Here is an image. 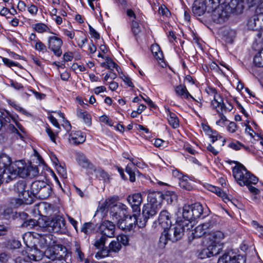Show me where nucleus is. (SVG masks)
<instances>
[{
    "label": "nucleus",
    "mask_w": 263,
    "mask_h": 263,
    "mask_svg": "<svg viewBox=\"0 0 263 263\" xmlns=\"http://www.w3.org/2000/svg\"><path fill=\"white\" fill-rule=\"evenodd\" d=\"M12 163L11 158L5 154L0 155V173L3 175V180L6 181V174L9 176L8 173H10L12 170Z\"/></svg>",
    "instance_id": "obj_10"
},
{
    "label": "nucleus",
    "mask_w": 263,
    "mask_h": 263,
    "mask_svg": "<svg viewBox=\"0 0 263 263\" xmlns=\"http://www.w3.org/2000/svg\"><path fill=\"white\" fill-rule=\"evenodd\" d=\"M167 119L171 126L174 128H176L179 126V120L177 115L172 112L169 109L166 111Z\"/></svg>",
    "instance_id": "obj_29"
},
{
    "label": "nucleus",
    "mask_w": 263,
    "mask_h": 263,
    "mask_svg": "<svg viewBox=\"0 0 263 263\" xmlns=\"http://www.w3.org/2000/svg\"><path fill=\"white\" fill-rule=\"evenodd\" d=\"M127 200L131 205L133 212L139 213L140 212V205L142 202V197L141 193H137L129 195Z\"/></svg>",
    "instance_id": "obj_16"
},
{
    "label": "nucleus",
    "mask_w": 263,
    "mask_h": 263,
    "mask_svg": "<svg viewBox=\"0 0 263 263\" xmlns=\"http://www.w3.org/2000/svg\"><path fill=\"white\" fill-rule=\"evenodd\" d=\"M254 227L256 229L257 231L260 236L263 237V227L259 224V223L255 221L252 222Z\"/></svg>",
    "instance_id": "obj_59"
},
{
    "label": "nucleus",
    "mask_w": 263,
    "mask_h": 263,
    "mask_svg": "<svg viewBox=\"0 0 263 263\" xmlns=\"http://www.w3.org/2000/svg\"><path fill=\"white\" fill-rule=\"evenodd\" d=\"M77 117L83 120V121L88 126L91 124V119L90 115L86 111L81 109L78 108L77 110Z\"/></svg>",
    "instance_id": "obj_30"
},
{
    "label": "nucleus",
    "mask_w": 263,
    "mask_h": 263,
    "mask_svg": "<svg viewBox=\"0 0 263 263\" xmlns=\"http://www.w3.org/2000/svg\"><path fill=\"white\" fill-rule=\"evenodd\" d=\"M248 25L249 28L252 30L262 29V25H261L260 20L256 13L253 17L249 20Z\"/></svg>",
    "instance_id": "obj_27"
},
{
    "label": "nucleus",
    "mask_w": 263,
    "mask_h": 263,
    "mask_svg": "<svg viewBox=\"0 0 263 263\" xmlns=\"http://www.w3.org/2000/svg\"><path fill=\"white\" fill-rule=\"evenodd\" d=\"M253 61L256 66L263 67V48L255 54Z\"/></svg>",
    "instance_id": "obj_42"
},
{
    "label": "nucleus",
    "mask_w": 263,
    "mask_h": 263,
    "mask_svg": "<svg viewBox=\"0 0 263 263\" xmlns=\"http://www.w3.org/2000/svg\"><path fill=\"white\" fill-rule=\"evenodd\" d=\"M46 132L50 137L51 140L54 142H55V135L52 132L51 129L49 127H46Z\"/></svg>",
    "instance_id": "obj_64"
},
{
    "label": "nucleus",
    "mask_w": 263,
    "mask_h": 263,
    "mask_svg": "<svg viewBox=\"0 0 263 263\" xmlns=\"http://www.w3.org/2000/svg\"><path fill=\"white\" fill-rule=\"evenodd\" d=\"M187 221H181L177 220L176 223L170 226L167 229V232L170 236V240L172 242H176L180 239L183 236L185 230L190 229V227L187 225Z\"/></svg>",
    "instance_id": "obj_7"
},
{
    "label": "nucleus",
    "mask_w": 263,
    "mask_h": 263,
    "mask_svg": "<svg viewBox=\"0 0 263 263\" xmlns=\"http://www.w3.org/2000/svg\"><path fill=\"white\" fill-rule=\"evenodd\" d=\"M93 229V224L91 222H86L83 225L81 228V231L87 234L91 232Z\"/></svg>",
    "instance_id": "obj_50"
},
{
    "label": "nucleus",
    "mask_w": 263,
    "mask_h": 263,
    "mask_svg": "<svg viewBox=\"0 0 263 263\" xmlns=\"http://www.w3.org/2000/svg\"><path fill=\"white\" fill-rule=\"evenodd\" d=\"M232 258L233 256L228 254H224L218 259L217 263H231Z\"/></svg>",
    "instance_id": "obj_54"
},
{
    "label": "nucleus",
    "mask_w": 263,
    "mask_h": 263,
    "mask_svg": "<svg viewBox=\"0 0 263 263\" xmlns=\"http://www.w3.org/2000/svg\"><path fill=\"white\" fill-rule=\"evenodd\" d=\"M139 213H134V214L133 215L132 218H133V222L132 221H130V222L134 223V228L135 227V223L136 222L137 224L138 225V227L140 228H143L146 226V223L148 220V218H147L146 217L143 216L142 215V216L139 215V217H137V215H139Z\"/></svg>",
    "instance_id": "obj_28"
},
{
    "label": "nucleus",
    "mask_w": 263,
    "mask_h": 263,
    "mask_svg": "<svg viewBox=\"0 0 263 263\" xmlns=\"http://www.w3.org/2000/svg\"><path fill=\"white\" fill-rule=\"evenodd\" d=\"M192 213L194 214L193 217L194 220L200 217L203 213V207L200 203H195L191 204Z\"/></svg>",
    "instance_id": "obj_34"
},
{
    "label": "nucleus",
    "mask_w": 263,
    "mask_h": 263,
    "mask_svg": "<svg viewBox=\"0 0 263 263\" xmlns=\"http://www.w3.org/2000/svg\"><path fill=\"white\" fill-rule=\"evenodd\" d=\"M169 237L167 230H164L159 238L158 247L160 249H163L165 247L168 241L170 240Z\"/></svg>",
    "instance_id": "obj_36"
},
{
    "label": "nucleus",
    "mask_w": 263,
    "mask_h": 263,
    "mask_svg": "<svg viewBox=\"0 0 263 263\" xmlns=\"http://www.w3.org/2000/svg\"><path fill=\"white\" fill-rule=\"evenodd\" d=\"M212 135L210 136V138L211 139V141L212 143H214L216 141L220 140L222 142V145H224V143L226 142V139L222 137L221 136L216 134V132L211 131Z\"/></svg>",
    "instance_id": "obj_48"
},
{
    "label": "nucleus",
    "mask_w": 263,
    "mask_h": 263,
    "mask_svg": "<svg viewBox=\"0 0 263 263\" xmlns=\"http://www.w3.org/2000/svg\"><path fill=\"white\" fill-rule=\"evenodd\" d=\"M237 128L236 124L234 122H231L227 127L228 130L232 133H234L236 132Z\"/></svg>",
    "instance_id": "obj_60"
},
{
    "label": "nucleus",
    "mask_w": 263,
    "mask_h": 263,
    "mask_svg": "<svg viewBox=\"0 0 263 263\" xmlns=\"http://www.w3.org/2000/svg\"><path fill=\"white\" fill-rule=\"evenodd\" d=\"M163 199V194L160 192H151L147 196L148 203L161 208V204Z\"/></svg>",
    "instance_id": "obj_19"
},
{
    "label": "nucleus",
    "mask_w": 263,
    "mask_h": 263,
    "mask_svg": "<svg viewBox=\"0 0 263 263\" xmlns=\"http://www.w3.org/2000/svg\"><path fill=\"white\" fill-rule=\"evenodd\" d=\"M174 90L176 93V95L182 98V99H188L189 98L192 99L193 100L196 101L199 103L197 100H196L194 97L189 93L185 86L183 85H179L174 87Z\"/></svg>",
    "instance_id": "obj_22"
},
{
    "label": "nucleus",
    "mask_w": 263,
    "mask_h": 263,
    "mask_svg": "<svg viewBox=\"0 0 263 263\" xmlns=\"http://www.w3.org/2000/svg\"><path fill=\"white\" fill-rule=\"evenodd\" d=\"M2 60L4 63L8 67H11L12 66H17V64L6 58H3Z\"/></svg>",
    "instance_id": "obj_61"
},
{
    "label": "nucleus",
    "mask_w": 263,
    "mask_h": 263,
    "mask_svg": "<svg viewBox=\"0 0 263 263\" xmlns=\"http://www.w3.org/2000/svg\"><path fill=\"white\" fill-rule=\"evenodd\" d=\"M151 51L157 60H162L163 59V53L158 44H153L151 46Z\"/></svg>",
    "instance_id": "obj_37"
},
{
    "label": "nucleus",
    "mask_w": 263,
    "mask_h": 263,
    "mask_svg": "<svg viewBox=\"0 0 263 263\" xmlns=\"http://www.w3.org/2000/svg\"><path fill=\"white\" fill-rule=\"evenodd\" d=\"M34 45V49L39 52L44 53L47 51L46 46L40 40L37 41Z\"/></svg>",
    "instance_id": "obj_49"
},
{
    "label": "nucleus",
    "mask_w": 263,
    "mask_h": 263,
    "mask_svg": "<svg viewBox=\"0 0 263 263\" xmlns=\"http://www.w3.org/2000/svg\"><path fill=\"white\" fill-rule=\"evenodd\" d=\"M131 27L132 31L135 35L138 34L141 31V29L139 24L136 21V20H132Z\"/></svg>",
    "instance_id": "obj_51"
},
{
    "label": "nucleus",
    "mask_w": 263,
    "mask_h": 263,
    "mask_svg": "<svg viewBox=\"0 0 263 263\" xmlns=\"http://www.w3.org/2000/svg\"><path fill=\"white\" fill-rule=\"evenodd\" d=\"M65 224V219L60 215L55 216L51 219L45 217L39 221V224L43 227L44 232L48 230L56 233H64L66 231Z\"/></svg>",
    "instance_id": "obj_4"
},
{
    "label": "nucleus",
    "mask_w": 263,
    "mask_h": 263,
    "mask_svg": "<svg viewBox=\"0 0 263 263\" xmlns=\"http://www.w3.org/2000/svg\"><path fill=\"white\" fill-rule=\"evenodd\" d=\"M63 45V41L57 36H50L48 40V48L57 57H60L62 54L61 47Z\"/></svg>",
    "instance_id": "obj_11"
},
{
    "label": "nucleus",
    "mask_w": 263,
    "mask_h": 263,
    "mask_svg": "<svg viewBox=\"0 0 263 263\" xmlns=\"http://www.w3.org/2000/svg\"><path fill=\"white\" fill-rule=\"evenodd\" d=\"M27 188L26 183L25 181H18L15 185V191L17 193L18 197L26 191Z\"/></svg>",
    "instance_id": "obj_38"
},
{
    "label": "nucleus",
    "mask_w": 263,
    "mask_h": 263,
    "mask_svg": "<svg viewBox=\"0 0 263 263\" xmlns=\"http://www.w3.org/2000/svg\"><path fill=\"white\" fill-rule=\"evenodd\" d=\"M52 189L50 186L45 182V185L43 186L37 196L42 199L47 198L51 194Z\"/></svg>",
    "instance_id": "obj_32"
},
{
    "label": "nucleus",
    "mask_w": 263,
    "mask_h": 263,
    "mask_svg": "<svg viewBox=\"0 0 263 263\" xmlns=\"http://www.w3.org/2000/svg\"><path fill=\"white\" fill-rule=\"evenodd\" d=\"M159 13L163 16L168 17L170 15L169 10L164 6H161L159 9Z\"/></svg>",
    "instance_id": "obj_56"
},
{
    "label": "nucleus",
    "mask_w": 263,
    "mask_h": 263,
    "mask_svg": "<svg viewBox=\"0 0 263 263\" xmlns=\"http://www.w3.org/2000/svg\"><path fill=\"white\" fill-rule=\"evenodd\" d=\"M43 256L42 253L38 251L35 250L34 253H29L26 257H18L15 259V263H31V261H39L41 260Z\"/></svg>",
    "instance_id": "obj_18"
},
{
    "label": "nucleus",
    "mask_w": 263,
    "mask_h": 263,
    "mask_svg": "<svg viewBox=\"0 0 263 263\" xmlns=\"http://www.w3.org/2000/svg\"><path fill=\"white\" fill-rule=\"evenodd\" d=\"M221 0H205L204 1H195L193 5L192 11L195 15L201 16L206 11L210 12L213 8H216Z\"/></svg>",
    "instance_id": "obj_6"
},
{
    "label": "nucleus",
    "mask_w": 263,
    "mask_h": 263,
    "mask_svg": "<svg viewBox=\"0 0 263 263\" xmlns=\"http://www.w3.org/2000/svg\"><path fill=\"white\" fill-rule=\"evenodd\" d=\"M245 258L241 255L233 256L231 263H245Z\"/></svg>",
    "instance_id": "obj_57"
},
{
    "label": "nucleus",
    "mask_w": 263,
    "mask_h": 263,
    "mask_svg": "<svg viewBox=\"0 0 263 263\" xmlns=\"http://www.w3.org/2000/svg\"><path fill=\"white\" fill-rule=\"evenodd\" d=\"M117 241L121 244L122 243L123 245L126 246L128 243V238L126 235H122L119 236L117 238Z\"/></svg>",
    "instance_id": "obj_55"
},
{
    "label": "nucleus",
    "mask_w": 263,
    "mask_h": 263,
    "mask_svg": "<svg viewBox=\"0 0 263 263\" xmlns=\"http://www.w3.org/2000/svg\"><path fill=\"white\" fill-rule=\"evenodd\" d=\"M110 250L109 249H104L100 251H98L95 255V257L100 259L105 257L108 256L109 253L110 252Z\"/></svg>",
    "instance_id": "obj_52"
},
{
    "label": "nucleus",
    "mask_w": 263,
    "mask_h": 263,
    "mask_svg": "<svg viewBox=\"0 0 263 263\" xmlns=\"http://www.w3.org/2000/svg\"><path fill=\"white\" fill-rule=\"evenodd\" d=\"M228 4L231 12L236 15L241 13L244 9V0H230Z\"/></svg>",
    "instance_id": "obj_20"
},
{
    "label": "nucleus",
    "mask_w": 263,
    "mask_h": 263,
    "mask_svg": "<svg viewBox=\"0 0 263 263\" xmlns=\"http://www.w3.org/2000/svg\"><path fill=\"white\" fill-rule=\"evenodd\" d=\"M86 140V136L81 131H77L71 133L69 136L70 142L73 144L77 145L83 143Z\"/></svg>",
    "instance_id": "obj_21"
},
{
    "label": "nucleus",
    "mask_w": 263,
    "mask_h": 263,
    "mask_svg": "<svg viewBox=\"0 0 263 263\" xmlns=\"http://www.w3.org/2000/svg\"><path fill=\"white\" fill-rule=\"evenodd\" d=\"M211 12H212V19L216 23H222L228 19L227 12L223 9L222 7L219 6V4L216 8H213Z\"/></svg>",
    "instance_id": "obj_13"
},
{
    "label": "nucleus",
    "mask_w": 263,
    "mask_h": 263,
    "mask_svg": "<svg viewBox=\"0 0 263 263\" xmlns=\"http://www.w3.org/2000/svg\"><path fill=\"white\" fill-rule=\"evenodd\" d=\"M163 199L165 200L168 203H172L177 200L176 194L172 191H166L163 194Z\"/></svg>",
    "instance_id": "obj_43"
},
{
    "label": "nucleus",
    "mask_w": 263,
    "mask_h": 263,
    "mask_svg": "<svg viewBox=\"0 0 263 263\" xmlns=\"http://www.w3.org/2000/svg\"><path fill=\"white\" fill-rule=\"evenodd\" d=\"M211 105L214 108H219L221 111L223 110L224 103L220 95H216L213 97V100L211 101Z\"/></svg>",
    "instance_id": "obj_35"
},
{
    "label": "nucleus",
    "mask_w": 263,
    "mask_h": 263,
    "mask_svg": "<svg viewBox=\"0 0 263 263\" xmlns=\"http://www.w3.org/2000/svg\"><path fill=\"white\" fill-rule=\"evenodd\" d=\"M48 231L47 233H37L39 236V242L42 248L50 247L55 243L56 238Z\"/></svg>",
    "instance_id": "obj_12"
},
{
    "label": "nucleus",
    "mask_w": 263,
    "mask_h": 263,
    "mask_svg": "<svg viewBox=\"0 0 263 263\" xmlns=\"http://www.w3.org/2000/svg\"><path fill=\"white\" fill-rule=\"evenodd\" d=\"M105 60H107V69L110 70L111 71L113 70L114 68H116L118 72H119V70L120 68L118 66V65L115 63L112 60L109 58V57H105Z\"/></svg>",
    "instance_id": "obj_46"
},
{
    "label": "nucleus",
    "mask_w": 263,
    "mask_h": 263,
    "mask_svg": "<svg viewBox=\"0 0 263 263\" xmlns=\"http://www.w3.org/2000/svg\"><path fill=\"white\" fill-rule=\"evenodd\" d=\"M208 247L210 252L211 256L216 255L220 252V250L221 249V246L219 243H214L210 242Z\"/></svg>",
    "instance_id": "obj_41"
},
{
    "label": "nucleus",
    "mask_w": 263,
    "mask_h": 263,
    "mask_svg": "<svg viewBox=\"0 0 263 263\" xmlns=\"http://www.w3.org/2000/svg\"><path fill=\"white\" fill-rule=\"evenodd\" d=\"M127 206L118 203L111 209L110 215L112 220L118 222L119 227L125 231H130L134 229V223L130 222L132 216L127 214Z\"/></svg>",
    "instance_id": "obj_2"
},
{
    "label": "nucleus",
    "mask_w": 263,
    "mask_h": 263,
    "mask_svg": "<svg viewBox=\"0 0 263 263\" xmlns=\"http://www.w3.org/2000/svg\"><path fill=\"white\" fill-rule=\"evenodd\" d=\"M77 161L80 165L88 170V173L92 174L95 172L96 169L93 165L84 156L79 155Z\"/></svg>",
    "instance_id": "obj_26"
},
{
    "label": "nucleus",
    "mask_w": 263,
    "mask_h": 263,
    "mask_svg": "<svg viewBox=\"0 0 263 263\" xmlns=\"http://www.w3.org/2000/svg\"><path fill=\"white\" fill-rule=\"evenodd\" d=\"M215 222L213 219L209 220L202 224H199L195 228L193 233L194 237H201L204 235H206L208 230L212 228L215 224Z\"/></svg>",
    "instance_id": "obj_14"
},
{
    "label": "nucleus",
    "mask_w": 263,
    "mask_h": 263,
    "mask_svg": "<svg viewBox=\"0 0 263 263\" xmlns=\"http://www.w3.org/2000/svg\"><path fill=\"white\" fill-rule=\"evenodd\" d=\"M121 245L118 241L112 240L109 245V250L110 252H118L121 249Z\"/></svg>",
    "instance_id": "obj_47"
},
{
    "label": "nucleus",
    "mask_w": 263,
    "mask_h": 263,
    "mask_svg": "<svg viewBox=\"0 0 263 263\" xmlns=\"http://www.w3.org/2000/svg\"><path fill=\"white\" fill-rule=\"evenodd\" d=\"M106 237H107L103 235L99 237H97L94 243V246L98 249L103 248L106 240Z\"/></svg>",
    "instance_id": "obj_44"
},
{
    "label": "nucleus",
    "mask_w": 263,
    "mask_h": 263,
    "mask_svg": "<svg viewBox=\"0 0 263 263\" xmlns=\"http://www.w3.org/2000/svg\"><path fill=\"white\" fill-rule=\"evenodd\" d=\"M125 171L129 176L130 181L132 182H135L136 180L135 172L133 171L129 164L127 165Z\"/></svg>",
    "instance_id": "obj_53"
},
{
    "label": "nucleus",
    "mask_w": 263,
    "mask_h": 263,
    "mask_svg": "<svg viewBox=\"0 0 263 263\" xmlns=\"http://www.w3.org/2000/svg\"><path fill=\"white\" fill-rule=\"evenodd\" d=\"M210 252L209 250L208 247L203 249L200 253L201 258H205V257H210L211 256V254H210Z\"/></svg>",
    "instance_id": "obj_63"
},
{
    "label": "nucleus",
    "mask_w": 263,
    "mask_h": 263,
    "mask_svg": "<svg viewBox=\"0 0 263 263\" xmlns=\"http://www.w3.org/2000/svg\"><path fill=\"white\" fill-rule=\"evenodd\" d=\"M225 237L224 233L220 231H212L205 236L210 242L215 243H219Z\"/></svg>",
    "instance_id": "obj_25"
},
{
    "label": "nucleus",
    "mask_w": 263,
    "mask_h": 263,
    "mask_svg": "<svg viewBox=\"0 0 263 263\" xmlns=\"http://www.w3.org/2000/svg\"><path fill=\"white\" fill-rule=\"evenodd\" d=\"M33 29L38 33L48 32L52 33L49 28L44 23H37L33 25Z\"/></svg>",
    "instance_id": "obj_39"
},
{
    "label": "nucleus",
    "mask_w": 263,
    "mask_h": 263,
    "mask_svg": "<svg viewBox=\"0 0 263 263\" xmlns=\"http://www.w3.org/2000/svg\"><path fill=\"white\" fill-rule=\"evenodd\" d=\"M255 5L257 6L255 13L258 15V16L260 20V23H261V25H262L263 29V0H260L256 4L254 3L253 0H251L250 6H254Z\"/></svg>",
    "instance_id": "obj_31"
},
{
    "label": "nucleus",
    "mask_w": 263,
    "mask_h": 263,
    "mask_svg": "<svg viewBox=\"0 0 263 263\" xmlns=\"http://www.w3.org/2000/svg\"><path fill=\"white\" fill-rule=\"evenodd\" d=\"M45 185V182L40 180H36L33 182L30 185V190L33 193L35 196L39 194L42 189L43 186Z\"/></svg>",
    "instance_id": "obj_33"
},
{
    "label": "nucleus",
    "mask_w": 263,
    "mask_h": 263,
    "mask_svg": "<svg viewBox=\"0 0 263 263\" xmlns=\"http://www.w3.org/2000/svg\"><path fill=\"white\" fill-rule=\"evenodd\" d=\"M191 205H185L183 208L182 216L184 220H180L181 221H187V225L191 228L192 227L191 221L194 220Z\"/></svg>",
    "instance_id": "obj_24"
},
{
    "label": "nucleus",
    "mask_w": 263,
    "mask_h": 263,
    "mask_svg": "<svg viewBox=\"0 0 263 263\" xmlns=\"http://www.w3.org/2000/svg\"><path fill=\"white\" fill-rule=\"evenodd\" d=\"M160 209V208H159L158 206H156L153 204L147 203L143 205L142 209V215L143 216H145L147 218L149 219V218L155 215Z\"/></svg>",
    "instance_id": "obj_23"
},
{
    "label": "nucleus",
    "mask_w": 263,
    "mask_h": 263,
    "mask_svg": "<svg viewBox=\"0 0 263 263\" xmlns=\"http://www.w3.org/2000/svg\"><path fill=\"white\" fill-rule=\"evenodd\" d=\"M3 122L0 119V130L3 127L7 126V130L10 133L14 134V136L17 139L23 140L26 132L24 127L16 121L14 117L12 116H6L4 118Z\"/></svg>",
    "instance_id": "obj_5"
},
{
    "label": "nucleus",
    "mask_w": 263,
    "mask_h": 263,
    "mask_svg": "<svg viewBox=\"0 0 263 263\" xmlns=\"http://www.w3.org/2000/svg\"><path fill=\"white\" fill-rule=\"evenodd\" d=\"M171 225L170 214L166 210H163L160 212L158 220L155 221L153 224L155 228H161L164 230H167Z\"/></svg>",
    "instance_id": "obj_9"
},
{
    "label": "nucleus",
    "mask_w": 263,
    "mask_h": 263,
    "mask_svg": "<svg viewBox=\"0 0 263 263\" xmlns=\"http://www.w3.org/2000/svg\"><path fill=\"white\" fill-rule=\"evenodd\" d=\"M11 167V172L8 173L9 176L6 174L7 183L16 178L18 176L22 178H25L27 176L34 177L39 175V170L36 166L32 165L31 164H27L23 160L13 162Z\"/></svg>",
    "instance_id": "obj_1"
},
{
    "label": "nucleus",
    "mask_w": 263,
    "mask_h": 263,
    "mask_svg": "<svg viewBox=\"0 0 263 263\" xmlns=\"http://www.w3.org/2000/svg\"><path fill=\"white\" fill-rule=\"evenodd\" d=\"M30 92H32V94H33L36 99H39V100H42L45 98L46 95L44 93H42L41 92H37L35 90L31 89L30 90Z\"/></svg>",
    "instance_id": "obj_62"
},
{
    "label": "nucleus",
    "mask_w": 263,
    "mask_h": 263,
    "mask_svg": "<svg viewBox=\"0 0 263 263\" xmlns=\"http://www.w3.org/2000/svg\"><path fill=\"white\" fill-rule=\"evenodd\" d=\"M179 186L185 190L190 191L192 189V186L191 184V181L186 176L182 177L181 179L179 180Z\"/></svg>",
    "instance_id": "obj_40"
},
{
    "label": "nucleus",
    "mask_w": 263,
    "mask_h": 263,
    "mask_svg": "<svg viewBox=\"0 0 263 263\" xmlns=\"http://www.w3.org/2000/svg\"><path fill=\"white\" fill-rule=\"evenodd\" d=\"M45 256L52 260H64L67 254V249L61 244H54L47 248L45 251Z\"/></svg>",
    "instance_id": "obj_8"
},
{
    "label": "nucleus",
    "mask_w": 263,
    "mask_h": 263,
    "mask_svg": "<svg viewBox=\"0 0 263 263\" xmlns=\"http://www.w3.org/2000/svg\"><path fill=\"white\" fill-rule=\"evenodd\" d=\"M228 146L235 151L239 150L242 147H243L247 151L249 149L248 147L245 146L243 144L238 141H235V142L230 143Z\"/></svg>",
    "instance_id": "obj_45"
},
{
    "label": "nucleus",
    "mask_w": 263,
    "mask_h": 263,
    "mask_svg": "<svg viewBox=\"0 0 263 263\" xmlns=\"http://www.w3.org/2000/svg\"><path fill=\"white\" fill-rule=\"evenodd\" d=\"M115 225L109 220H104L100 226L101 234L107 237H113L115 235Z\"/></svg>",
    "instance_id": "obj_15"
},
{
    "label": "nucleus",
    "mask_w": 263,
    "mask_h": 263,
    "mask_svg": "<svg viewBox=\"0 0 263 263\" xmlns=\"http://www.w3.org/2000/svg\"><path fill=\"white\" fill-rule=\"evenodd\" d=\"M35 197L31 190L30 192L27 190L22 195H20L18 199H15L16 204L17 206L23 204H30L33 202Z\"/></svg>",
    "instance_id": "obj_17"
},
{
    "label": "nucleus",
    "mask_w": 263,
    "mask_h": 263,
    "mask_svg": "<svg viewBox=\"0 0 263 263\" xmlns=\"http://www.w3.org/2000/svg\"><path fill=\"white\" fill-rule=\"evenodd\" d=\"M237 165L233 167L232 172L236 182L240 186L249 185L257 183V178L249 172L241 164L236 161L233 162Z\"/></svg>",
    "instance_id": "obj_3"
},
{
    "label": "nucleus",
    "mask_w": 263,
    "mask_h": 263,
    "mask_svg": "<svg viewBox=\"0 0 263 263\" xmlns=\"http://www.w3.org/2000/svg\"><path fill=\"white\" fill-rule=\"evenodd\" d=\"M100 121L101 122L104 123L109 126H113V123H112V121L106 115H103V116L100 117Z\"/></svg>",
    "instance_id": "obj_58"
}]
</instances>
